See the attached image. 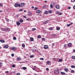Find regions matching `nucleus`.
I'll return each mask as SVG.
<instances>
[{"instance_id":"obj_5","label":"nucleus","mask_w":75,"mask_h":75,"mask_svg":"<svg viewBox=\"0 0 75 75\" xmlns=\"http://www.w3.org/2000/svg\"><path fill=\"white\" fill-rule=\"evenodd\" d=\"M55 7L57 8V9H59L60 8L59 6L58 5H56L55 6Z\"/></svg>"},{"instance_id":"obj_31","label":"nucleus","mask_w":75,"mask_h":75,"mask_svg":"<svg viewBox=\"0 0 75 75\" xmlns=\"http://www.w3.org/2000/svg\"><path fill=\"white\" fill-rule=\"evenodd\" d=\"M36 30V29H35V28H33L32 30V31H35Z\"/></svg>"},{"instance_id":"obj_17","label":"nucleus","mask_w":75,"mask_h":75,"mask_svg":"<svg viewBox=\"0 0 75 75\" xmlns=\"http://www.w3.org/2000/svg\"><path fill=\"white\" fill-rule=\"evenodd\" d=\"M48 29L49 30H53V27H51L49 28Z\"/></svg>"},{"instance_id":"obj_43","label":"nucleus","mask_w":75,"mask_h":75,"mask_svg":"<svg viewBox=\"0 0 75 75\" xmlns=\"http://www.w3.org/2000/svg\"><path fill=\"white\" fill-rule=\"evenodd\" d=\"M52 46H54V45H55V43H52Z\"/></svg>"},{"instance_id":"obj_52","label":"nucleus","mask_w":75,"mask_h":75,"mask_svg":"<svg viewBox=\"0 0 75 75\" xmlns=\"http://www.w3.org/2000/svg\"><path fill=\"white\" fill-rule=\"evenodd\" d=\"M2 66V64L1 63H0V67H1Z\"/></svg>"},{"instance_id":"obj_4","label":"nucleus","mask_w":75,"mask_h":75,"mask_svg":"<svg viewBox=\"0 0 75 75\" xmlns=\"http://www.w3.org/2000/svg\"><path fill=\"white\" fill-rule=\"evenodd\" d=\"M41 12V11L40 10H37L36 11V13L38 14H40V13Z\"/></svg>"},{"instance_id":"obj_47","label":"nucleus","mask_w":75,"mask_h":75,"mask_svg":"<svg viewBox=\"0 0 75 75\" xmlns=\"http://www.w3.org/2000/svg\"><path fill=\"white\" fill-rule=\"evenodd\" d=\"M28 16H31V13H28Z\"/></svg>"},{"instance_id":"obj_48","label":"nucleus","mask_w":75,"mask_h":75,"mask_svg":"<svg viewBox=\"0 0 75 75\" xmlns=\"http://www.w3.org/2000/svg\"><path fill=\"white\" fill-rule=\"evenodd\" d=\"M0 6L2 7V6H3V4H0Z\"/></svg>"},{"instance_id":"obj_60","label":"nucleus","mask_w":75,"mask_h":75,"mask_svg":"<svg viewBox=\"0 0 75 75\" xmlns=\"http://www.w3.org/2000/svg\"><path fill=\"white\" fill-rule=\"evenodd\" d=\"M23 17H24V18H26V16H23Z\"/></svg>"},{"instance_id":"obj_20","label":"nucleus","mask_w":75,"mask_h":75,"mask_svg":"<svg viewBox=\"0 0 75 75\" xmlns=\"http://www.w3.org/2000/svg\"><path fill=\"white\" fill-rule=\"evenodd\" d=\"M22 68H23V69H24V70H25V69H27V67H22Z\"/></svg>"},{"instance_id":"obj_49","label":"nucleus","mask_w":75,"mask_h":75,"mask_svg":"<svg viewBox=\"0 0 75 75\" xmlns=\"http://www.w3.org/2000/svg\"><path fill=\"white\" fill-rule=\"evenodd\" d=\"M23 9H20V10H19V11H23Z\"/></svg>"},{"instance_id":"obj_59","label":"nucleus","mask_w":75,"mask_h":75,"mask_svg":"<svg viewBox=\"0 0 75 75\" xmlns=\"http://www.w3.org/2000/svg\"><path fill=\"white\" fill-rule=\"evenodd\" d=\"M73 8L74 9H75V5L73 6Z\"/></svg>"},{"instance_id":"obj_10","label":"nucleus","mask_w":75,"mask_h":75,"mask_svg":"<svg viewBox=\"0 0 75 75\" xmlns=\"http://www.w3.org/2000/svg\"><path fill=\"white\" fill-rule=\"evenodd\" d=\"M32 51L33 52H35V51H36V49H32Z\"/></svg>"},{"instance_id":"obj_8","label":"nucleus","mask_w":75,"mask_h":75,"mask_svg":"<svg viewBox=\"0 0 75 75\" xmlns=\"http://www.w3.org/2000/svg\"><path fill=\"white\" fill-rule=\"evenodd\" d=\"M16 60L17 61H20V60H21V57H18L16 58Z\"/></svg>"},{"instance_id":"obj_54","label":"nucleus","mask_w":75,"mask_h":75,"mask_svg":"<svg viewBox=\"0 0 75 75\" xmlns=\"http://www.w3.org/2000/svg\"><path fill=\"white\" fill-rule=\"evenodd\" d=\"M30 20V18H28V19H26V20H28V21H29V20Z\"/></svg>"},{"instance_id":"obj_1","label":"nucleus","mask_w":75,"mask_h":75,"mask_svg":"<svg viewBox=\"0 0 75 75\" xmlns=\"http://www.w3.org/2000/svg\"><path fill=\"white\" fill-rule=\"evenodd\" d=\"M59 73V69H56L54 71V73L55 74H58Z\"/></svg>"},{"instance_id":"obj_13","label":"nucleus","mask_w":75,"mask_h":75,"mask_svg":"<svg viewBox=\"0 0 75 75\" xmlns=\"http://www.w3.org/2000/svg\"><path fill=\"white\" fill-rule=\"evenodd\" d=\"M48 23V20L46 21L45 22H44V23L45 24H47V23Z\"/></svg>"},{"instance_id":"obj_27","label":"nucleus","mask_w":75,"mask_h":75,"mask_svg":"<svg viewBox=\"0 0 75 75\" xmlns=\"http://www.w3.org/2000/svg\"><path fill=\"white\" fill-rule=\"evenodd\" d=\"M41 35H38V38H41Z\"/></svg>"},{"instance_id":"obj_18","label":"nucleus","mask_w":75,"mask_h":75,"mask_svg":"<svg viewBox=\"0 0 75 75\" xmlns=\"http://www.w3.org/2000/svg\"><path fill=\"white\" fill-rule=\"evenodd\" d=\"M60 74L61 75H65V73L64 72H60Z\"/></svg>"},{"instance_id":"obj_6","label":"nucleus","mask_w":75,"mask_h":75,"mask_svg":"<svg viewBox=\"0 0 75 75\" xmlns=\"http://www.w3.org/2000/svg\"><path fill=\"white\" fill-rule=\"evenodd\" d=\"M14 6L15 7H18V3H16L15 5Z\"/></svg>"},{"instance_id":"obj_53","label":"nucleus","mask_w":75,"mask_h":75,"mask_svg":"<svg viewBox=\"0 0 75 75\" xmlns=\"http://www.w3.org/2000/svg\"><path fill=\"white\" fill-rule=\"evenodd\" d=\"M73 51L74 52H75V49L73 50Z\"/></svg>"},{"instance_id":"obj_51","label":"nucleus","mask_w":75,"mask_h":75,"mask_svg":"<svg viewBox=\"0 0 75 75\" xmlns=\"http://www.w3.org/2000/svg\"><path fill=\"white\" fill-rule=\"evenodd\" d=\"M46 71H49V69L48 68H47L46 69Z\"/></svg>"},{"instance_id":"obj_7","label":"nucleus","mask_w":75,"mask_h":75,"mask_svg":"<svg viewBox=\"0 0 75 75\" xmlns=\"http://www.w3.org/2000/svg\"><path fill=\"white\" fill-rule=\"evenodd\" d=\"M4 48H8V45H4Z\"/></svg>"},{"instance_id":"obj_40","label":"nucleus","mask_w":75,"mask_h":75,"mask_svg":"<svg viewBox=\"0 0 75 75\" xmlns=\"http://www.w3.org/2000/svg\"><path fill=\"white\" fill-rule=\"evenodd\" d=\"M6 21H7V22H9V21H10V20H9V19H7L6 20Z\"/></svg>"},{"instance_id":"obj_16","label":"nucleus","mask_w":75,"mask_h":75,"mask_svg":"<svg viewBox=\"0 0 75 75\" xmlns=\"http://www.w3.org/2000/svg\"><path fill=\"white\" fill-rule=\"evenodd\" d=\"M35 57V56L33 55H31L30 56V58H33V57Z\"/></svg>"},{"instance_id":"obj_58","label":"nucleus","mask_w":75,"mask_h":75,"mask_svg":"<svg viewBox=\"0 0 75 75\" xmlns=\"http://www.w3.org/2000/svg\"><path fill=\"white\" fill-rule=\"evenodd\" d=\"M70 24V25H71L72 24H73V23H72V22Z\"/></svg>"},{"instance_id":"obj_45","label":"nucleus","mask_w":75,"mask_h":75,"mask_svg":"<svg viewBox=\"0 0 75 75\" xmlns=\"http://www.w3.org/2000/svg\"><path fill=\"white\" fill-rule=\"evenodd\" d=\"M58 14L59 15H61V14H62V13L60 12Z\"/></svg>"},{"instance_id":"obj_29","label":"nucleus","mask_w":75,"mask_h":75,"mask_svg":"<svg viewBox=\"0 0 75 75\" xmlns=\"http://www.w3.org/2000/svg\"><path fill=\"white\" fill-rule=\"evenodd\" d=\"M0 42L2 43L4 42V41L3 40H0Z\"/></svg>"},{"instance_id":"obj_44","label":"nucleus","mask_w":75,"mask_h":75,"mask_svg":"<svg viewBox=\"0 0 75 75\" xmlns=\"http://www.w3.org/2000/svg\"><path fill=\"white\" fill-rule=\"evenodd\" d=\"M12 67H13V68H14V67H15V65L13 64L12 65Z\"/></svg>"},{"instance_id":"obj_34","label":"nucleus","mask_w":75,"mask_h":75,"mask_svg":"<svg viewBox=\"0 0 75 75\" xmlns=\"http://www.w3.org/2000/svg\"><path fill=\"white\" fill-rule=\"evenodd\" d=\"M52 37H54V36H55V34H52Z\"/></svg>"},{"instance_id":"obj_22","label":"nucleus","mask_w":75,"mask_h":75,"mask_svg":"<svg viewBox=\"0 0 75 75\" xmlns=\"http://www.w3.org/2000/svg\"><path fill=\"white\" fill-rule=\"evenodd\" d=\"M46 63L47 64H49L50 63V61H47Z\"/></svg>"},{"instance_id":"obj_23","label":"nucleus","mask_w":75,"mask_h":75,"mask_svg":"<svg viewBox=\"0 0 75 75\" xmlns=\"http://www.w3.org/2000/svg\"><path fill=\"white\" fill-rule=\"evenodd\" d=\"M56 29L57 30H60V28L59 27H58Z\"/></svg>"},{"instance_id":"obj_26","label":"nucleus","mask_w":75,"mask_h":75,"mask_svg":"<svg viewBox=\"0 0 75 75\" xmlns=\"http://www.w3.org/2000/svg\"><path fill=\"white\" fill-rule=\"evenodd\" d=\"M71 73H74V72H75V71H74V70H71Z\"/></svg>"},{"instance_id":"obj_3","label":"nucleus","mask_w":75,"mask_h":75,"mask_svg":"<svg viewBox=\"0 0 75 75\" xmlns=\"http://www.w3.org/2000/svg\"><path fill=\"white\" fill-rule=\"evenodd\" d=\"M44 49H48V46L47 45H44Z\"/></svg>"},{"instance_id":"obj_62","label":"nucleus","mask_w":75,"mask_h":75,"mask_svg":"<svg viewBox=\"0 0 75 75\" xmlns=\"http://www.w3.org/2000/svg\"><path fill=\"white\" fill-rule=\"evenodd\" d=\"M33 70H35V69H34V68H33Z\"/></svg>"},{"instance_id":"obj_61","label":"nucleus","mask_w":75,"mask_h":75,"mask_svg":"<svg viewBox=\"0 0 75 75\" xmlns=\"http://www.w3.org/2000/svg\"><path fill=\"white\" fill-rule=\"evenodd\" d=\"M32 8H34V6H32Z\"/></svg>"},{"instance_id":"obj_42","label":"nucleus","mask_w":75,"mask_h":75,"mask_svg":"<svg viewBox=\"0 0 75 75\" xmlns=\"http://www.w3.org/2000/svg\"><path fill=\"white\" fill-rule=\"evenodd\" d=\"M67 47V45H64V47L65 48Z\"/></svg>"},{"instance_id":"obj_30","label":"nucleus","mask_w":75,"mask_h":75,"mask_svg":"<svg viewBox=\"0 0 75 75\" xmlns=\"http://www.w3.org/2000/svg\"><path fill=\"white\" fill-rule=\"evenodd\" d=\"M71 68H75V66L74 65H72L71 66Z\"/></svg>"},{"instance_id":"obj_55","label":"nucleus","mask_w":75,"mask_h":75,"mask_svg":"<svg viewBox=\"0 0 75 75\" xmlns=\"http://www.w3.org/2000/svg\"><path fill=\"white\" fill-rule=\"evenodd\" d=\"M71 1L72 2H74V1H75V0H72Z\"/></svg>"},{"instance_id":"obj_35","label":"nucleus","mask_w":75,"mask_h":75,"mask_svg":"<svg viewBox=\"0 0 75 75\" xmlns=\"http://www.w3.org/2000/svg\"><path fill=\"white\" fill-rule=\"evenodd\" d=\"M47 13H48V11H45V14H47Z\"/></svg>"},{"instance_id":"obj_41","label":"nucleus","mask_w":75,"mask_h":75,"mask_svg":"<svg viewBox=\"0 0 75 75\" xmlns=\"http://www.w3.org/2000/svg\"><path fill=\"white\" fill-rule=\"evenodd\" d=\"M11 55L12 57H14V54L13 53H12L11 54Z\"/></svg>"},{"instance_id":"obj_15","label":"nucleus","mask_w":75,"mask_h":75,"mask_svg":"<svg viewBox=\"0 0 75 75\" xmlns=\"http://www.w3.org/2000/svg\"><path fill=\"white\" fill-rule=\"evenodd\" d=\"M31 41H34V38H31L30 39Z\"/></svg>"},{"instance_id":"obj_38","label":"nucleus","mask_w":75,"mask_h":75,"mask_svg":"<svg viewBox=\"0 0 75 75\" xmlns=\"http://www.w3.org/2000/svg\"><path fill=\"white\" fill-rule=\"evenodd\" d=\"M40 59V60H44V59L43 58H41Z\"/></svg>"},{"instance_id":"obj_36","label":"nucleus","mask_w":75,"mask_h":75,"mask_svg":"<svg viewBox=\"0 0 75 75\" xmlns=\"http://www.w3.org/2000/svg\"><path fill=\"white\" fill-rule=\"evenodd\" d=\"M42 41H45V38H42Z\"/></svg>"},{"instance_id":"obj_32","label":"nucleus","mask_w":75,"mask_h":75,"mask_svg":"<svg viewBox=\"0 0 75 75\" xmlns=\"http://www.w3.org/2000/svg\"><path fill=\"white\" fill-rule=\"evenodd\" d=\"M52 11L50 10L48 11L49 13H52Z\"/></svg>"},{"instance_id":"obj_37","label":"nucleus","mask_w":75,"mask_h":75,"mask_svg":"<svg viewBox=\"0 0 75 75\" xmlns=\"http://www.w3.org/2000/svg\"><path fill=\"white\" fill-rule=\"evenodd\" d=\"M71 25V24H68L67 25V27H69Z\"/></svg>"},{"instance_id":"obj_21","label":"nucleus","mask_w":75,"mask_h":75,"mask_svg":"<svg viewBox=\"0 0 75 75\" xmlns=\"http://www.w3.org/2000/svg\"><path fill=\"white\" fill-rule=\"evenodd\" d=\"M50 7L51 8H53V7H54L53 5L51 4H50Z\"/></svg>"},{"instance_id":"obj_56","label":"nucleus","mask_w":75,"mask_h":75,"mask_svg":"<svg viewBox=\"0 0 75 75\" xmlns=\"http://www.w3.org/2000/svg\"><path fill=\"white\" fill-rule=\"evenodd\" d=\"M37 9H38L37 8H35V10H37Z\"/></svg>"},{"instance_id":"obj_11","label":"nucleus","mask_w":75,"mask_h":75,"mask_svg":"<svg viewBox=\"0 0 75 75\" xmlns=\"http://www.w3.org/2000/svg\"><path fill=\"white\" fill-rule=\"evenodd\" d=\"M25 5V4L23 3H22L21 4V7H23Z\"/></svg>"},{"instance_id":"obj_50","label":"nucleus","mask_w":75,"mask_h":75,"mask_svg":"<svg viewBox=\"0 0 75 75\" xmlns=\"http://www.w3.org/2000/svg\"><path fill=\"white\" fill-rule=\"evenodd\" d=\"M17 75H20V73H17Z\"/></svg>"},{"instance_id":"obj_28","label":"nucleus","mask_w":75,"mask_h":75,"mask_svg":"<svg viewBox=\"0 0 75 75\" xmlns=\"http://www.w3.org/2000/svg\"><path fill=\"white\" fill-rule=\"evenodd\" d=\"M22 46L23 47V48L25 47V45L24 44H23L22 45Z\"/></svg>"},{"instance_id":"obj_12","label":"nucleus","mask_w":75,"mask_h":75,"mask_svg":"<svg viewBox=\"0 0 75 75\" xmlns=\"http://www.w3.org/2000/svg\"><path fill=\"white\" fill-rule=\"evenodd\" d=\"M16 24L17 25H20V23L18 21H17L16 22Z\"/></svg>"},{"instance_id":"obj_24","label":"nucleus","mask_w":75,"mask_h":75,"mask_svg":"<svg viewBox=\"0 0 75 75\" xmlns=\"http://www.w3.org/2000/svg\"><path fill=\"white\" fill-rule=\"evenodd\" d=\"M72 58L73 59H75V56H72Z\"/></svg>"},{"instance_id":"obj_63","label":"nucleus","mask_w":75,"mask_h":75,"mask_svg":"<svg viewBox=\"0 0 75 75\" xmlns=\"http://www.w3.org/2000/svg\"><path fill=\"white\" fill-rule=\"evenodd\" d=\"M24 12H26V11L24 10Z\"/></svg>"},{"instance_id":"obj_33","label":"nucleus","mask_w":75,"mask_h":75,"mask_svg":"<svg viewBox=\"0 0 75 75\" xmlns=\"http://www.w3.org/2000/svg\"><path fill=\"white\" fill-rule=\"evenodd\" d=\"M59 62H61V61H62V59H60L59 60Z\"/></svg>"},{"instance_id":"obj_46","label":"nucleus","mask_w":75,"mask_h":75,"mask_svg":"<svg viewBox=\"0 0 75 75\" xmlns=\"http://www.w3.org/2000/svg\"><path fill=\"white\" fill-rule=\"evenodd\" d=\"M18 6L19 7H21V5H20V4H18Z\"/></svg>"},{"instance_id":"obj_64","label":"nucleus","mask_w":75,"mask_h":75,"mask_svg":"<svg viewBox=\"0 0 75 75\" xmlns=\"http://www.w3.org/2000/svg\"><path fill=\"white\" fill-rule=\"evenodd\" d=\"M34 67L35 68H36V66H34Z\"/></svg>"},{"instance_id":"obj_25","label":"nucleus","mask_w":75,"mask_h":75,"mask_svg":"<svg viewBox=\"0 0 75 75\" xmlns=\"http://www.w3.org/2000/svg\"><path fill=\"white\" fill-rule=\"evenodd\" d=\"M13 39L14 40H16V39H17V38L16 37H13Z\"/></svg>"},{"instance_id":"obj_9","label":"nucleus","mask_w":75,"mask_h":75,"mask_svg":"<svg viewBox=\"0 0 75 75\" xmlns=\"http://www.w3.org/2000/svg\"><path fill=\"white\" fill-rule=\"evenodd\" d=\"M11 49L12 50H13V51H16V50H17V48H16V47H12Z\"/></svg>"},{"instance_id":"obj_2","label":"nucleus","mask_w":75,"mask_h":75,"mask_svg":"<svg viewBox=\"0 0 75 75\" xmlns=\"http://www.w3.org/2000/svg\"><path fill=\"white\" fill-rule=\"evenodd\" d=\"M67 46H68L69 47H72V44L71 43H69L68 44Z\"/></svg>"},{"instance_id":"obj_19","label":"nucleus","mask_w":75,"mask_h":75,"mask_svg":"<svg viewBox=\"0 0 75 75\" xmlns=\"http://www.w3.org/2000/svg\"><path fill=\"white\" fill-rule=\"evenodd\" d=\"M20 23H23V20L22 19H21L19 20Z\"/></svg>"},{"instance_id":"obj_57","label":"nucleus","mask_w":75,"mask_h":75,"mask_svg":"<svg viewBox=\"0 0 75 75\" xmlns=\"http://www.w3.org/2000/svg\"><path fill=\"white\" fill-rule=\"evenodd\" d=\"M68 9H71V7H68Z\"/></svg>"},{"instance_id":"obj_14","label":"nucleus","mask_w":75,"mask_h":75,"mask_svg":"<svg viewBox=\"0 0 75 75\" xmlns=\"http://www.w3.org/2000/svg\"><path fill=\"white\" fill-rule=\"evenodd\" d=\"M64 70L66 72H68V69H67V68L66 69V68L64 69Z\"/></svg>"},{"instance_id":"obj_39","label":"nucleus","mask_w":75,"mask_h":75,"mask_svg":"<svg viewBox=\"0 0 75 75\" xmlns=\"http://www.w3.org/2000/svg\"><path fill=\"white\" fill-rule=\"evenodd\" d=\"M6 74H8L9 73V71H7L5 72Z\"/></svg>"}]
</instances>
